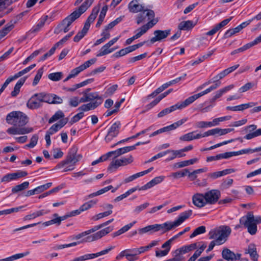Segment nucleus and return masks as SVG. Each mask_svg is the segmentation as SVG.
<instances>
[{
	"instance_id": "obj_50",
	"label": "nucleus",
	"mask_w": 261,
	"mask_h": 261,
	"mask_svg": "<svg viewBox=\"0 0 261 261\" xmlns=\"http://www.w3.org/2000/svg\"><path fill=\"white\" fill-rule=\"evenodd\" d=\"M36 66V64H32L31 65L29 66V67L25 68V69L19 71L18 72H17V73H16L14 75L16 76V77L17 79H18V77L24 75V74L29 72L32 69H33Z\"/></svg>"
},
{
	"instance_id": "obj_34",
	"label": "nucleus",
	"mask_w": 261,
	"mask_h": 261,
	"mask_svg": "<svg viewBox=\"0 0 261 261\" xmlns=\"http://www.w3.org/2000/svg\"><path fill=\"white\" fill-rule=\"evenodd\" d=\"M26 79L27 77H22L18 81V82L14 86V90L11 93V95L12 97H15L18 94L20 91V89L21 87V86L24 84L26 80Z\"/></svg>"
},
{
	"instance_id": "obj_53",
	"label": "nucleus",
	"mask_w": 261,
	"mask_h": 261,
	"mask_svg": "<svg viewBox=\"0 0 261 261\" xmlns=\"http://www.w3.org/2000/svg\"><path fill=\"white\" fill-rule=\"evenodd\" d=\"M43 73V67L40 68V69H38V70L37 71V74H36V75L34 77V81L33 82L32 84L33 86H36L38 84L40 79L41 78V77L42 76Z\"/></svg>"
},
{
	"instance_id": "obj_25",
	"label": "nucleus",
	"mask_w": 261,
	"mask_h": 261,
	"mask_svg": "<svg viewBox=\"0 0 261 261\" xmlns=\"http://www.w3.org/2000/svg\"><path fill=\"white\" fill-rule=\"evenodd\" d=\"M125 257L128 261H135L138 259L130 251H128V249L121 251L116 257V259L120 260L123 257Z\"/></svg>"
},
{
	"instance_id": "obj_44",
	"label": "nucleus",
	"mask_w": 261,
	"mask_h": 261,
	"mask_svg": "<svg viewBox=\"0 0 261 261\" xmlns=\"http://www.w3.org/2000/svg\"><path fill=\"white\" fill-rule=\"evenodd\" d=\"M188 173H189V170L188 169H184L178 172L172 173L170 176L177 179L185 176L187 175Z\"/></svg>"
},
{
	"instance_id": "obj_12",
	"label": "nucleus",
	"mask_w": 261,
	"mask_h": 261,
	"mask_svg": "<svg viewBox=\"0 0 261 261\" xmlns=\"http://www.w3.org/2000/svg\"><path fill=\"white\" fill-rule=\"evenodd\" d=\"M222 257L227 261H237L241 258V254L240 253L235 254L228 248H224L222 251Z\"/></svg>"
},
{
	"instance_id": "obj_48",
	"label": "nucleus",
	"mask_w": 261,
	"mask_h": 261,
	"mask_svg": "<svg viewBox=\"0 0 261 261\" xmlns=\"http://www.w3.org/2000/svg\"><path fill=\"white\" fill-rule=\"evenodd\" d=\"M206 231V228L204 226H200L196 228L193 232L190 235V238H193L196 236L205 233Z\"/></svg>"
},
{
	"instance_id": "obj_27",
	"label": "nucleus",
	"mask_w": 261,
	"mask_h": 261,
	"mask_svg": "<svg viewBox=\"0 0 261 261\" xmlns=\"http://www.w3.org/2000/svg\"><path fill=\"white\" fill-rule=\"evenodd\" d=\"M208 93V91H207V89H205L203 91H202L200 93H199L198 94H194L192 96H191L187 98L186 99H185L184 102V105L187 107L190 104L192 103L195 100L200 97L201 96L207 94Z\"/></svg>"
},
{
	"instance_id": "obj_51",
	"label": "nucleus",
	"mask_w": 261,
	"mask_h": 261,
	"mask_svg": "<svg viewBox=\"0 0 261 261\" xmlns=\"http://www.w3.org/2000/svg\"><path fill=\"white\" fill-rule=\"evenodd\" d=\"M38 138L39 137H38V135H37V134L33 135L32 136V138H31L30 143L26 144L25 145V148L28 147V148H32L33 147H34L36 145V144L38 142Z\"/></svg>"
},
{
	"instance_id": "obj_23",
	"label": "nucleus",
	"mask_w": 261,
	"mask_h": 261,
	"mask_svg": "<svg viewBox=\"0 0 261 261\" xmlns=\"http://www.w3.org/2000/svg\"><path fill=\"white\" fill-rule=\"evenodd\" d=\"M164 178L165 177L163 176H159L155 177L152 180H151L150 181L147 182L146 184L140 187V188L139 189V190H146L148 189H150L154 186L155 185L161 183L162 181H163Z\"/></svg>"
},
{
	"instance_id": "obj_21",
	"label": "nucleus",
	"mask_w": 261,
	"mask_h": 261,
	"mask_svg": "<svg viewBox=\"0 0 261 261\" xmlns=\"http://www.w3.org/2000/svg\"><path fill=\"white\" fill-rule=\"evenodd\" d=\"M48 19V16L45 15L43 17H42L40 19L38 23L34 25L27 33V35L29 36L31 34H36L41 29L44 25V24L46 21Z\"/></svg>"
},
{
	"instance_id": "obj_28",
	"label": "nucleus",
	"mask_w": 261,
	"mask_h": 261,
	"mask_svg": "<svg viewBox=\"0 0 261 261\" xmlns=\"http://www.w3.org/2000/svg\"><path fill=\"white\" fill-rule=\"evenodd\" d=\"M208 93V91H207V89H205L203 91H202L200 93H199L198 94H194L192 96H191L187 98L186 99H185L184 102V105L187 107L190 104L192 103L195 100L200 97L201 96L207 94Z\"/></svg>"
},
{
	"instance_id": "obj_31",
	"label": "nucleus",
	"mask_w": 261,
	"mask_h": 261,
	"mask_svg": "<svg viewBox=\"0 0 261 261\" xmlns=\"http://www.w3.org/2000/svg\"><path fill=\"white\" fill-rule=\"evenodd\" d=\"M160 229L163 230V233L167 232L170 230L174 229V228L177 227V225L176 224L175 221L171 222L167 221L163 224H159Z\"/></svg>"
},
{
	"instance_id": "obj_37",
	"label": "nucleus",
	"mask_w": 261,
	"mask_h": 261,
	"mask_svg": "<svg viewBox=\"0 0 261 261\" xmlns=\"http://www.w3.org/2000/svg\"><path fill=\"white\" fill-rule=\"evenodd\" d=\"M89 101H91L90 102H99L100 105L103 101V99L101 96H99L97 92H93L88 93Z\"/></svg>"
},
{
	"instance_id": "obj_18",
	"label": "nucleus",
	"mask_w": 261,
	"mask_h": 261,
	"mask_svg": "<svg viewBox=\"0 0 261 261\" xmlns=\"http://www.w3.org/2000/svg\"><path fill=\"white\" fill-rule=\"evenodd\" d=\"M153 21L147 22L146 24L143 25L135 31L136 34L134 35L136 39L141 37L143 35L145 34L148 30L152 28L154 25Z\"/></svg>"
},
{
	"instance_id": "obj_32",
	"label": "nucleus",
	"mask_w": 261,
	"mask_h": 261,
	"mask_svg": "<svg viewBox=\"0 0 261 261\" xmlns=\"http://www.w3.org/2000/svg\"><path fill=\"white\" fill-rule=\"evenodd\" d=\"M233 85H230L227 86L223 88H222L219 90H218L215 95L213 96V97L211 99V102H214L216 100L222 96V95L227 92V91L230 90L232 88H233Z\"/></svg>"
},
{
	"instance_id": "obj_52",
	"label": "nucleus",
	"mask_w": 261,
	"mask_h": 261,
	"mask_svg": "<svg viewBox=\"0 0 261 261\" xmlns=\"http://www.w3.org/2000/svg\"><path fill=\"white\" fill-rule=\"evenodd\" d=\"M113 213L112 210H108V211L104 212L103 213H99L94 216L93 217L92 220L94 221H97L101 218H102L105 217H107Z\"/></svg>"
},
{
	"instance_id": "obj_61",
	"label": "nucleus",
	"mask_w": 261,
	"mask_h": 261,
	"mask_svg": "<svg viewBox=\"0 0 261 261\" xmlns=\"http://www.w3.org/2000/svg\"><path fill=\"white\" fill-rule=\"evenodd\" d=\"M33 127H18V135H24L33 132Z\"/></svg>"
},
{
	"instance_id": "obj_20",
	"label": "nucleus",
	"mask_w": 261,
	"mask_h": 261,
	"mask_svg": "<svg viewBox=\"0 0 261 261\" xmlns=\"http://www.w3.org/2000/svg\"><path fill=\"white\" fill-rule=\"evenodd\" d=\"M153 21L147 22L146 24L143 25L135 31L136 34L134 35L136 39L141 37L143 35L145 34L148 30L152 28L154 25Z\"/></svg>"
},
{
	"instance_id": "obj_35",
	"label": "nucleus",
	"mask_w": 261,
	"mask_h": 261,
	"mask_svg": "<svg viewBox=\"0 0 261 261\" xmlns=\"http://www.w3.org/2000/svg\"><path fill=\"white\" fill-rule=\"evenodd\" d=\"M261 151V147H256L254 149L246 148L238 151H232L233 156L239 155L243 154L252 153L255 152Z\"/></svg>"
},
{
	"instance_id": "obj_36",
	"label": "nucleus",
	"mask_w": 261,
	"mask_h": 261,
	"mask_svg": "<svg viewBox=\"0 0 261 261\" xmlns=\"http://www.w3.org/2000/svg\"><path fill=\"white\" fill-rule=\"evenodd\" d=\"M99 106V103L96 102H89L87 104H84L82 105L78 108L79 110H81L82 111H88L91 110H94L97 107Z\"/></svg>"
},
{
	"instance_id": "obj_2",
	"label": "nucleus",
	"mask_w": 261,
	"mask_h": 261,
	"mask_svg": "<svg viewBox=\"0 0 261 261\" xmlns=\"http://www.w3.org/2000/svg\"><path fill=\"white\" fill-rule=\"evenodd\" d=\"M231 232L230 227L226 225H222L211 230L208 233L209 239L215 240L210 243L206 252L212 251L215 245L223 244L227 240Z\"/></svg>"
},
{
	"instance_id": "obj_58",
	"label": "nucleus",
	"mask_w": 261,
	"mask_h": 261,
	"mask_svg": "<svg viewBox=\"0 0 261 261\" xmlns=\"http://www.w3.org/2000/svg\"><path fill=\"white\" fill-rule=\"evenodd\" d=\"M126 152H127V151L126 147L119 148L115 151H112L109 152V153H110V157L113 154H116V157H117V156H120V155H121L125 153H126Z\"/></svg>"
},
{
	"instance_id": "obj_62",
	"label": "nucleus",
	"mask_w": 261,
	"mask_h": 261,
	"mask_svg": "<svg viewBox=\"0 0 261 261\" xmlns=\"http://www.w3.org/2000/svg\"><path fill=\"white\" fill-rule=\"evenodd\" d=\"M57 47L54 45L53 47L46 54H45L43 56L40 58V61H44L47 59L48 58L52 56L55 52Z\"/></svg>"
},
{
	"instance_id": "obj_30",
	"label": "nucleus",
	"mask_w": 261,
	"mask_h": 261,
	"mask_svg": "<svg viewBox=\"0 0 261 261\" xmlns=\"http://www.w3.org/2000/svg\"><path fill=\"white\" fill-rule=\"evenodd\" d=\"M192 210H189L180 214L178 219L175 221L177 226H179L186 220L188 219L192 215Z\"/></svg>"
},
{
	"instance_id": "obj_59",
	"label": "nucleus",
	"mask_w": 261,
	"mask_h": 261,
	"mask_svg": "<svg viewBox=\"0 0 261 261\" xmlns=\"http://www.w3.org/2000/svg\"><path fill=\"white\" fill-rule=\"evenodd\" d=\"M16 180V179H15L14 173H12L7 174L5 176H4L2 178L1 181L2 182H8L11 180Z\"/></svg>"
},
{
	"instance_id": "obj_60",
	"label": "nucleus",
	"mask_w": 261,
	"mask_h": 261,
	"mask_svg": "<svg viewBox=\"0 0 261 261\" xmlns=\"http://www.w3.org/2000/svg\"><path fill=\"white\" fill-rule=\"evenodd\" d=\"M12 3V0H0V12L6 9Z\"/></svg>"
},
{
	"instance_id": "obj_13",
	"label": "nucleus",
	"mask_w": 261,
	"mask_h": 261,
	"mask_svg": "<svg viewBox=\"0 0 261 261\" xmlns=\"http://www.w3.org/2000/svg\"><path fill=\"white\" fill-rule=\"evenodd\" d=\"M113 230V228L109 226L106 227L101 230L97 231L95 233L87 237V241L88 242H92L97 240H98L102 238V237L106 236L111 231Z\"/></svg>"
},
{
	"instance_id": "obj_22",
	"label": "nucleus",
	"mask_w": 261,
	"mask_h": 261,
	"mask_svg": "<svg viewBox=\"0 0 261 261\" xmlns=\"http://www.w3.org/2000/svg\"><path fill=\"white\" fill-rule=\"evenodd\" d=\"M234 130L233 128H224L222 129L220 128H215L212 129L208 130L205 132V136H209L218 134L219 136H222L230 133Z\"/></svg>"
},
{
	"instance_id": "obj_10",
	"label": "nucleus",
	"mask_w": 261,
	"mask_h": 261,
	"mask_svg": "<svg viewBox=\"0 0 261 261\" xmlns=\"http://www.w3.org/2000/svg\"><path fill=\"white\" fill-rule=\"evenodd\" d=\"M133 162V157L132 155L125 158H122L120 159L113 161L108 167V170L112 171L113 168L117 169L118 167L121 166H125L127 164H130Z\"/></svg>"
},
{
	"instance_id": "obj_55",
	"label": "nucleus",
	"mask_w": 261,
	"mask_h": 261,
	"mask_svg": "<svg viewBox=\"0 0 261 261\" xmlns=\"http://www.w3.org/2000/svg\"><path fill=\"white\" fill-rule=\"evenodd\" d=\"M259 136H261V128L257 129V130L252 133L247 134L244 138L247 140H250Z\"/></svg>"
},
{
	"instance_id": "obj_9",
	"label": "nucleus",
	"mask_w": 261,
	"mask_h": 261,
	"mask_svg": "<svg viewBox=\"0 0 261 261\" xmlns=\"http://www.w3.org/2000/svg\"><path fill=\"white\" fill-rule=\"evenodd\" d=\"M121 125V123L119 121H117L112 124L108 130L107 136L105 137V140L107 142H110L114 138L118 136L120 132Z\"/></svg>"
},
{
	"instance_id": "obj_57",
	"label": "nucleus",
	"mask_w": 261,
	"mask_h": 261,
	"mask_svg": "<svg viewBox=\"0 0 261 261\" xmlns=\"http://www.w3.org/2000/svg\"><path fill=\"white\" fill-rule=\"evenodd\" d=\"M149 205L148 202H145L142 204L137 206L133 211V213L136 214H139L141 212L145 210Z\"/></svg>"
},
{
	"instance_id": "obj_33",
	"label": "nucleus",
	"mask_w": 261,
	"mask_h": 261,
	"mask_svg": "<svg viewBox=\"0 0 261 261\" xmlns=\"http://www.w3.org/2000/svg\"><path fill=\"white\" fill-rule=\"evenodd\" d=\"M195 26V24L192 20L183 21L179 23L178 29L184 31H188L192 29Z\"/></svg>"
},
{
	"instance_id": "obj_46",
	"label": "nucleus",
	"mask_w": 261,
	"mask_h": 261,
	"mask_svg": "<svg viewBox=\"0 0 261 261\" xmlns=\"http://www.w3.org/2000/svg\"><path fill=\"white\" fill-rule=\"evenodd\" d=\"M96 201L93 200L85 202L80 206V208L81 210V211H82V212L89 210V208L92 207L94 205H95L96 203Z\"/></svg>"
},
{
	"instance_id": "obj_56",
	"label": "nucleus",
	"mask_w": 261,
	"mask_h": 261,
	"mask_svg": "<svg viewBox=\"0 0 261 261\" xmlns=\"http://www.w3.org/2000/svg\"><path fill=\"white\" fill-rule=\"evenodd\" d=\"M233 182V180L231 178L223 179L221 184V188L223 189H226L230 187Z\"/></svg>"
},
{
	"instance_id": "obj_8",
	"label": "nucleus",
	"mask_w": 261,
	"mask_h": 261,
	"mask_svg": "<svg viewBox=\"0 0 261 261\" xmlns=\"http://www.w3.org/2000/svg\"><path fill=\"white\" fill-rule=\"evenodd\" d=\"M40 93L33 95L27 102V107L31 110L38 109L43 106Z\"/></svg>"
},
{
	"instance_id": "obj_45",
	"label": "nucleus",
	"mask_w": 261,
	"mask_h": 261,
	"mask_svg": "<svg viewBox=\"0 0 261 261\" xmlns=\"http://www.w3.org/2000/svg\"><path fill=\"white\" fill-rule=\"evenodd\" d=\"M40 97L41 98L42 103L46 102L48 103H51L52 94L46 93L44 92H40Z\"/></svg>"
},
{
	"instance_id": "obj_64",
	"label": "nucleus",
	"mask_w": 261,
	"mask_h": 261,
	"mask_svg": "<svg viewBox=\"0 0 261 261\" xmlns=\"http://www.w3.org/2000/svg\"><path fill=\"white\" fill-rule=\"evenodd\" d=\"M96 61V59H95V58L91 59L85 62L82 65H80V67H81L83 71L85 69L88 68L89 67H90V65L94 64Z\"/></svg>"
},
{
	"instance_id": "obj_54",
	"label": "nucleus",
	"mask_w": 261,
	"mask_h": 261,
	"mask_svg": "<svg viewBox=\"0 0 261 261\" xmlns=\"http://www.w3.org/2000/svg\"><path fill=\"white\" fill-rule=\"evenodd\" d=\"M110 157V153L109 152L99 158L97 160L93 161L91 165L94 166L100 162L107 161Z\"/></svg>"
},
{
	"instance_id": "obj_63",
	"label": "nucleus",
	"mask_w": 261,
	"mask_h": 261,
	"mask_svg": "<svg viewBox=\"0 0 261 261\" xmlns=\"http://www.w3.org/2000/svg\"><path fill=\"white\" fill-rule=\"evenodd\" d=\"M84 115L83 112H80L74 115L70 120L69 123L72 125L73 123L77 122L81 119H82L84 117Z\"/></svg>"
},
{
	"instance_id": "obj_3",
	"label": "nucleus",
	"mask_w": 261,
	"mask_h": 261,
	"mask_svg": "<svg viewBox=\"0 0 261 261\" xmlns=\"http://www.w3.org/2000/svg\"><path fill=\"white\" fill-rule=\"evenodd\" d=\"M77 147L75 146L70 148L66 159L57 165L58 168L65 167L63 170L64 172L73 170L76 163L82 158L81 154L77 153Z\"/></svg>"
},
{
	"instance_id": "obj_17",
	"label": "nucleus",
	"mask_w": 261,
	"mask_h": 261,
	"mask_svg": "<svg viewBox=\"0 0 261 261\" xmlns=\"http://www.w3.org/2000/svg\"><path fill=\"white\" fill-rule=\"evenodd\" d=\"M196 132L193 131L186 134L180 137L179 140L181 141H191L193 140L198 139L201 138L207 137L205 136V132L202 134H195Z\"/></svg>"
},
{
	"instance_id": "obj_42",
	"label": "nucleus",
	"mask_w": 261,
	"mask_h": 261,
	"mask_svg": "<svg viewBox=\"0 0 261 261\" xmlns=\"http://www.w3.org/2000/svg\"><path fill=\"white\" fill-rule=\"evenodd\" d=\"M65 116L64 113L61 111L59 110L57 111L55 114L49 119L48 123H52L54 122L64 118Z\"/></svg>"
},
{
	"instance_id": "obj_40",
	"label": "nucleus",
	"mask_w": 261,
	"mask_h": 261,
	"mask_svg": "<svg viewBox=\"0 0 261 261\" xmlns=\"http://www.w3.org/2000/svg\"><path fill=\"white\" fill-rule=\"evenodd\" d=\"M110 46L106 43L99 50V53L96 55L97 57H101L114 51L116 48L109 49Z\"/></svg>"
},
{
	"instance_id": "obj_7",
	"label": "nucleus",
	"mask_w": 261,
	"mask_h": 261,
	"mask_svg": "<svg viewBox=\"0 0 261 261\" xmlns=\"http://www.w3.org/2000/svg\"><path fill=\"white\" fill-rule=\"evenodd\" d=\"M205 198V202L207 204H214L219 201L221 197V192L219 190L212 189L204 193Z\"/></svg>"
},
{
	"instance_id": "obj_26",
	"label": "nucleus",
	"mask_w": 261,
	"mask_h": 261,
	"mask_svg": "<svg viewBox=\"0 0 261 261\" xmlns=\"http://www.w3.org/2000/svg\"><path fill=\"white\" fill-rule=\"evenodd\" d=\"M118 188H119V187L118 186L117 188L113 189V186L111 185H110L108 187H105V188L97 191L96 192H94V193H91V194L88 195V196H86V199H88L89 198H92L94 197L101 195L111 189H112V192L114 193L116 192V191L118 189Z\"/></svg>"
},
{
	"instance_id": "obj_47",
	"label": "nucleus",
	"mask_w": 261,
	"mask_h": 261,
	"mask_svg": "<svg viewBox=\"0 0 261 261\" xmlns=\"http://www.w3.org/2000/svg\"><path fill=\"white\" fill-rule=\"evenodd\" d=\"M62 72H57L49 74L48 77L49 80L57 82L60 81L62 79Z\"/></svg>"
},
{
	"instance_id": "obj_39",
	"label": "nucleus",
	"mask_w": 261,
	"mask_h": 261,
	"mask_svg": "<svg viewBox=\"0 0 261 261\" xmlns=\"http://www.w3.org/2000/svg\"><path fill=\"white\" fill-rule=\"evenodd\" d=\"M197 248V244L193 243L189 245L184 246L180 248L179 249L177 250L176 251H178V254H185L189 251L194 250Z\"/></svg>"
},
{
	"instance_id": "obj_15",
	"label": "nucleus",
	"mask_w": 261,
	"mask_h": 261,
	"mask_svg": "<svg viewBox=\"0 0 261 261\" xmlns=\"http://www.w3.org/2000/svg\"><path fill=\"white\" fill-rule=\"evenodd\" d=\"M186 106L184 105V102H177L175 105L172 106L169 108H166L161 111L158 114V117L159 118L162 117L165 115L173 112L177 109H182L186 108Z\"/></svg>"
},
{
	"instance_id": "obj_43",
	"label": "nucleus",
	"mask_w": 261,
	"mask_h": 261,
	"mask_svg": "<svg viewBox=\"0 0 261 261\" xmlns=\"http://www.w3.org/2000/svg\"><path fill=\"white\" fill-rule=\"evenodd\" d=\"M261 42V38H260L259 36L256 37L253 41L250 42L246 44L245 45H243L242 48L243 50V51L247 50L248 49L251 48V47L257 44L258 43Z\"/></svg>"
},
{
	"instance_id": "obj_19",
	"label": "nucleus",
	"mask_w": 261,
	"mask_h": 261,
	"mask_svg": "<svg viewBox=\"0 0 261 261\" xmlns=\"http://www.w3.org/2000/svg\"><path fill=\"white\" fill-rule=\"evenodd\" d=\"M153 21L147 22L146 24L143 25L135 31L136 34L134 35L136 39L141 37L143 35L145 34L148 30L152 28L154 25Z\"/></svg>"
},
{
	"instance_id": "obj_16",
	"label": "nucleus",
	"mask_w": 261,
	"mask_h": 261,
	"mask_svg": "<svg viewBox=\"0 0 261 261\" xmlns=\"http://www.w3.org/2000/svg\"><path fill=\"white\" fill-rule=\"evenodd\" d=\"M141 0H132L128 5V9L130 12L136 13L144 10L145 6L141 3Z\"/></svg>"
},
{
	"instance_id": "obj_14",
	"label": "nucleus",
	"mask_w": 261,
	"mask_h": 261,
	"mask_svg": "<svg viewBox=\"0 0 261 261\" xmlns=\"http://www.w3.org/2000/svg\"><path fill=\"white\" fill-rule=\"evenodd\" d=\"M193 204L198 208L204 207L207 204L204 193H197L192 196Z\"/></svg>"
},
{
	"instance_id": "obj_24",
	"label": "nucleus",
	"mask_w": 261,
	"mask_h": 261,
	"mask_svg": "<svg viewBox=\"0 0 261 261\" xmlns=\"http://www.w3.org/2000/svg\"><path fill=\"white\" fill-rule=\"evenodd\" d=\"M232 17H230V18L225 19L222 21L221 22H220V23L217 24L211 30L207 32L206 33V35L207 36H212L214 35L221 28L227 25L232 19Z\"/></svg>"
},
{
	"instance_id": "obj_29",
	"label": "nucleus",
	"mask_w": 261,
	"mask_h": 261,
	"mask_svg": "<svg viewBox=\"0 0 261 261\" xmlns=\"http://www.w3.org/2000/svg\"><path fill=\"white\" fill-rule=\"evenodd\" d=\"M245 253H248L250 255L251 259L253 261H257L258 255L257 253L256 246L254 244H250L248 246L247 250L245 251Z\"/></svg>"
},
{
	"instance_id": "obj_11",
	"label": "nucleus",
	"mask_w": 261,
	"mask_h": 261,
	"mask_svg": "<svg viewBox=\"0 0 261 261\" xmlns=\"http://www.w3.org/2000/svg\"><path fill=\"white\" fill-rule=\"evenodd\" d=\"M171 33V30H157L153 32L154 37L150 40V42L153 44L157 41H161L166 39Z\"/></svg>"
},
{
	"instance_id": "obj_49",
	"label": "nucleus",
	"mask_w": 261,
	"mask_h": 261,
	"mask_svg": "<svg viewBox=\"0 0 261 261\" xmlns=\"http://www.w3.org/2000/svg\"><path fill=\"white\" fill-rule=\"evenodd\" d=\"M233 141V140L231 139V140H228V141H223L221 143H218L217 144H215L213 146H212L208 148H202L200 149V151H205V150H212V149H214L215 148H216L217 147H219L220 146H221L222 145H226L228 143H231L232 142V141Z\"/></svg>"
},
{
	"instance_id": "obj_1",
	"label": "nucleus",
	"mask_w": 261,
	"mask_h": 261,
	"mask_svg": "<svg viewBox=\"0 0 261 261\" xmlns=\"http://www.w3.org/2000/svg\"><path fill=\"white\" fill-rule=\"evenodd\" d=\"M93 2L94 0H86L77 10L73 12L63 20L61 23L58 26V28L55 30V33L58 34L62 31L64 33L67 32L70 30L69 27L71 23L87 10Z\"/></svg>"
},
{
	"instance_id": "obj_38",
	"label": "nucleus",
	"mask_w": 261,
	"mask_h": 261,
	"mask_svg": "<svg viewBox=\"0 0 261 261\" xmlns=\"http://www.w3.org/2000/svg\"><path fill=\"white\" fill-rule=\"evenodd\" d=\"M198 161V159L194 158L189 160H186L176 163L174 164V166L175 168H182L190 165H192Z\"/></svg>"
},
{
	"instance_id": "obj_4",
	"label": "nucleus",
	"mask_w": 261,
	"mask_h": 261,
	"mask_svg": "<svg viewBox=\"0 0 261 261\" xmlns=\"http://www.w3.org/2000/svg\"><path fill=\"white\" fill-rule=\"evenodd\" d=\"M240 223L247 228L250 234L254 235L257 232V224L261 223V216L254 217L252 212H249L240 218Z\"/></svg>"
},
{
	"instance_id": "obj_41",
	"label": "nucleus",
	"mask_w": 261,
	"mask_h": 261,
	"mask_svg": "<svg viewBox=\"0 0 261 261\" xmlns=\"http://www.w3.org/2000/svg\"><path fill=\"white\" fill-rule=\"evenodd\" d=\"M29 186V181H24L23 183L17 185L12 189V192L13 193H16L20 191H23L24 189H26L28 188Z\"/></svg>"
},
{
	"instance_id": "obj_5",
	"label": "nucleus",
	"mask_w": 261,
	"mask_h": 261,
	"mask_svg": "<svg viewBox=\"0 0 261 261\" xmlns=\"http://www.w3.org/2000/svg\"><path fill=\"white\" fill-rule=\"evenodd\" d=\"M6 120L9 124L21 127L28 122L29 118L24 113L20 111H13L7 115Z\"/></svg>"
},
{
	"instance_id": "obj_6",
	"label": "nucleus",
	"mask_w": 261,
	"mask_h": 261,
	"mask_svg": "<svg viewBox=\"0 0 261 261\" xmlns=\"http://www.w3.org/2000/svg\"><path fill=\"white\" fill-rule=\"evenodd\" d=\"M136 21L137 24L143 23L146 21H153L155 25L158 22V19L155 18L154 12L147 8H144L136 16Z\"/></svg>"
}]
</instances>
